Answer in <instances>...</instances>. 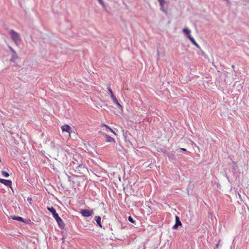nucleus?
<instances>
[{
	"label": "nucleus",
	"mask_w": 249,
	"mask_h": 249,
	"mask_svg": "<svg viewBox=\"0 0 249 249\" xmlns=\"http://www.w3.org/2000/svg\"><path fill=\"white\" fill-rule=\"evenodd\" d=\"M115 105L117 106L118 108H119L121 110H122V111L123 110V107L119 103H118L117 104H116Z\"/></svg>",
	"instance_id": "18"
},
{
	"label": "nucleus",
	"mask_w": 249,
	"mask_h": 249,
	"mask_svg": "<svg viewBox=\"0 0 249 249\" xmlns=\"http://www.w3.org/2000/svg\"><path fill=\"white\" fill-rule=\"evenodd\" d=\"M103 126L106 127L108 130H109L110 131L112 132L115 135H116V133L113 131L112 129H111L110 127H109L108 125L105 124H103L102 125Z\"/></svg>",
	"instance_id": "14"
},
{
	"label": "nucleus",
	"mask_w": 249,
	"mask_h": 249,
	"mask_svg": "<svg viewBox=\"0 0 249 249\" xmlns=\"http://www.w3.org/2000/svg\"><path fill=\"white\" fill-rule=\"evenodd\" d=\"M181 222H180V221L179 220V218L178 216H176V224L175 225L173 226V228L174 229H177L178 228V227L179 226H181Z\"/></svg>",
	"instance_id": "7"
},
{
	"label": "nucleus",
	"mask_w": 249,
	"mask_h": 249,
	"mask_svg": "<svg viewBox=\"0 0 249 249\" xmlns=\"http://www.w3.org/2000/svg\"><path fill=\"white\" fill-rule=\"evenodd\" d=\"M11 218L13 220H16L19 221H23V219L20 216H12Z\"/></svg>",
	"instance_id": "13"
},
{
	"label": "nucleus",
	"mask_w": 249,
	"mask_h": 249,
	"mask_svg": "<svg viewBox=\"0 0 249 249\" xmlns=\"http://www.w3.org/2000/svg\"><path fill=\"white\" fill-rule=\"evenodd\" d=\"M53 217L55 219L56 221L58 222V224H59V222H62V219L59 217L58 214L57 213H56L54 215H53Z\"/></svg>",
	"instance_id": "9"
},
{
	"label": "nucleus",
	"mask_w": 249,
	"mask_h": 249,
	"mask_svg": "<svg viewBox=\"0 0 249 249\" xmlns=\"http://www.w3.org/2000/svg\"><path fill=\"white\" fill-rule=\"evenodd\" d=\"M94 219H95V220L96 221V223H97V224L101 228H102V225H101V217L99 216H95V217H94Z\"/></svg>",
	"instance_id": "8"
},
{
	"label": "nucleus",
	"mask_w": 249,
	"mask_h": 249,
	"mask_svg": "<svg viewBox=\"0 0 249 249\" xmlns=\"http://www.w3.org/2000/svg\"><path fill=\"white\" fill-rule=\"evenodd\" d=\"M111 98V99H112L114 104H116L118 103H119L117 99L116 98V97L115 96H113V97H112Z\"/></svg>",
	"instance_id": "16"
},
{
	"label": "nucleus",
	"mask_w": 249,
	"mask_h": 249,
	"mask_svg": "<svg viewBox=\"0 0 249 249\" xmlns=\"http://www.w3.org/2000/svg\"><path fill=\"white\" fill-rule=\"evenodd\" d=\"M103 135L107 138V141H106L107 142L115 143L116 142L114 138H112L111 137L109 136V135H108L107 134L104 133Z\"/></svg>",
	"instance_id": "6"
},
{
	"label": "nucleus",
	"mask_w": 249,
	"mask_h": 249,
	"mask_svg": "<svg viewBox=\"0 0 249 249\" xmlns=\"http://www.w3.org/2000/svg\"><path fill=\"white\" fill-rule=\"evenodd\" d=\"M158 1L160 3V10L162 11H163V12L166 13L167 11L164 8V4L165 3V0H158Z\"/></svg>",
	"instance_id": "4"
},
{
	"label": "nucleus",
	"mask_w": 249,
	"mask_h": 249,
	"mask_svg": "<svg viewBox=\"0 0 249 249\" xmlns=\"http://www.w3.org/2000/svg\"><path fill=\"white\" fill-rule=\"evenodd\" d=\"M81 213L85 217H88L91 216L93 213V212L92 210L85 209L81 211Z\"/></svg>",
	"instance_id": "2"
},
{
	"label": "nucleus",
	"mask_w": 249,
	"mask_h": 249,
	"mask_svg": "<svg viewBox=\"0 0 249 249\" xmlns=\"http://www.w3.org/2000/svg\"><path fill=\"white\" fill-rule=\"evenodd\" d=\"M189 39H190V40L191 41V42L194 44L196 46V47H198V45L197 44V43L196 42V41H195V39L192 37V36H189Z\"/></svg>",
	"instance_id": "10"
},
{
	"label": "nucleus",
	"mask_w": 249,
	"mask_h": 249,
	"mask_svg": "<svg viewBox=\"0 0 249 249\" xmlns=\"http://www.w3.org/2000/svg\"><path fill=\"white\" fill-rule=\"evenodd\" d=\"M47 209L48 211H49L51 213H52L53 214V215H54V214H55L56 213V211L55 210L54 208H53V207H47Z\"/></svg>",
	"instance_id": "12"
},
{
	"label": "nucleus",
	"mask_w": 249,
	"mask_h": 249,
	"mask_svg": "<svg viewBox=\"0 0 249 249\" xmlns=\"http://www.w3.org/2000/svg\"><path fill=\"white\" fill-rule=\"evenodd\" d=\"M0 182L4 184L7 186L11 187L12 185V182L9 180H6L2 178H0Z\"/></svg>",
	"instance_id": "5"
},
{
	"label": "nucleus",
	"mask_w": 249,
	"mask_h": 249,
	"mask_svg": "<svg viewBox=\"0 0 249 249\" xmlns=\"http://www.w3.org/2000/svg\"><path fill=\"white\" fill-rule=\"evenodd\" d=\"M99 2H100V3L101 4H102V5L104 6V3L103 2V0H98Z\"/></svg>",
	"instance_id": "20"
},
{
	"label": "nucleus",
	"mask_w": 249,
	"mask_h": 249,
	"mask_svg": "<svg viewBox=\"0 0 249 249\" xmlns=\"http://www.w3.org/2000/svg\"><path fill=\"white\" fill-rule=\"evenodd\" d=\"M10 34L13 40L16 43H18L20 41V38L19 34L17 32L14 31V30H11L10 31Z\"/></svg>",
	"instance_id": "1"
},
{
	"label": "nucleus",
	"mask_w": 249,
	"mask_h": 249,
	"mask_svg": "<svg viewBox=\"0 0 249 249\" xmlns=\"http://www.w3.org/2000/svg\"><path fill=\"white\" fill-rule=\"evenodd\" d=\"M183 31L184 33H185L187 35V37L188 38H189V36H191V35H190V31L188 29H187V28H184L183 29Z\"/></svg>",
	"instance_id": "11"
},
{
	"label": "nucleus",
	"mask_w": 249,
	"mask_h": 249,
	"mask_svg": "<svg viewBox=\"0 0 249 249\" xmlns=\"http://www.w3.org/2000/svg\"><path fill=\"white\" fill-rule=\"evenodd\" d=\"M128 219L131 223H134L135 222V221L133 220V218L130 216H128Z\"/></svg>",
	"instance_id": "19"
},
{
	"label": "nucleus",
	"mask_w": 249,
	"mask_h": 249,
	"mask_svg": "<svg viewBox=\"0 0 249 249\" xmlns=\"http://www.w3.org/2000/svg\"><path fill=\"white\" fill-rule=\"evenodd\" d=\"M181 150L184 151H186V149L185 148H181Z\"/></svg>",
	"instance_id": "21"
},
{
	"label": "nucleus",
	"mask_w": 249,
	"mask_h": 249,
	"mask_svg": "<svg viewBox=\"0 0 249 249\" xmlns=\"http://www.w3.org/2000/svg\"><path fill=\"white\" fill-rule=\"evenodd\" d=\"M1 174L4 177H8L9 176V174L6 171H2Z\"/></svg>",
	"instance_id": "17"
},
{
	"label": "nucleus",
	"mask_w": 249,
	"mask_h": 249,
	"mask_svg": "<svg viewBox=\"0 0 249 249\" xmlns=\"http://www.w3.org/2000/svg\"><path fill=\"white\" fill-rule=\"evenodd\" d=\"M61 129L62 131L67 132L69 133L70 135L71 131V126L68 124H64L61 126Z\"/></svg>",
	"instance_id": "3"
},
{
	"label": "nucleus",
	"mask_w": 249,
	"mask_h": 249,
	"mask_svg": "<svg viewBox=\"0 0 249 249\" xmlns=\"http://www.w3.org/2000/svg\"><path fill=\"white\" fill-rule=\"evenodd\" d=\"M107 89L109 91V93H110V97L114 96V95L113 92L111 88L110 87V86L107 87Z\"/></svg>",
	"instance_id": "15"
}]
</instances>
